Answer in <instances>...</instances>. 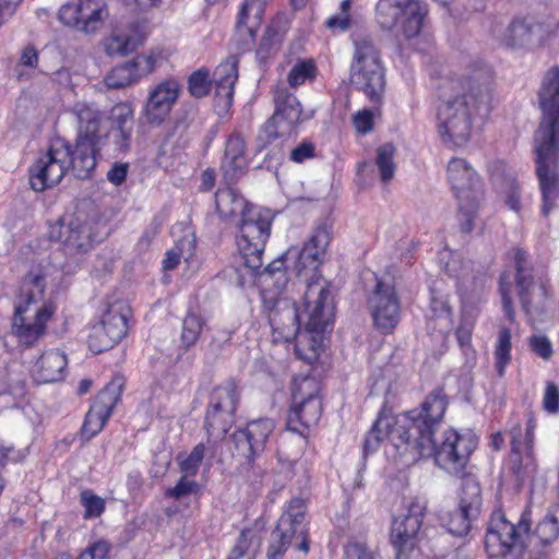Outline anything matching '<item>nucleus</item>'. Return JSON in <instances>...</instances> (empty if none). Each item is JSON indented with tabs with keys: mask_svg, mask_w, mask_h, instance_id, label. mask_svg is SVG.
Here are the masks:
<instances>
[{
	"mask_svg": "<svg viewBox=\"0 0 559 559\" xmlns=\"http://www.w3.org/2000/svg\"><path fill=\"white\" fill-rule=\"evenodd\" d=\"M246 143L239 133H233L225 147V155L222 162V170L228 180H234L242 173L247 165L245 157Z\"/></svg>",
	"mask_w": 559,
	"mask_h": 559,
	"instance_id": "obj_36",
	"label": "nucleus"
},
{
	"mask_svg": "<svg viewBox=\"0 0 559 559\" xmlns=\"http://www.w3.org/2000/svg\"><path fill=\"white\" fill-rule=\"evenodd\" d=\"M427 9L415 0H379L376 19L383 29H392L401 19V27L406 38L419 34Z\"/></svg>",
	"mask_w": 559,
	"mask_h": 559,
	"instance_id": "obj_17",
	"label": "nucleus"
},
{
	"mask_svg": "<svg viewBox=\"0 0 559 559\" xmlns=\"http://www.w3.org/2000/svg\"><path fill=\"white\" fill-rule=\"evenodd\" d=\"M74 112L79 122V132L76 141L99 147L103 140L107 138V132H102V115L92 106L85 104H76Z\"/></svg>",
	"mask_w": 559,
	"mask_h": 559,
	"instance_id": "obj_32",
	"label": "nucleus"
},
{
	"mask_svg": "<svg viewBox=\"0 0 559 559\" xmlns=\"http://www.w3.org/2000/svg\"><path fill=\"white\" fill-rule=\"evenodd\" d=\"M536 535L543 545H549L559 536V522L556 516H545L536 526Z\"/></svg>",
	"mask_w": 559,
	"mask_h": 559,
	"instance_id": "obj_49",
	"label": "nucleus"
},
{
	"mask_svg": "<svg viewBox=\"0 0 559 559\" xmlns=\"http://www.w3.org/2000/svg\"><path fill=\"white\" fill-rule=\"evenodd\" d=\"M80 501L84 507V518H97L105 511V501L92 490L85 489L80 495Z\"/></svg>",
	"mask_w": 559,
	"mask_h": 559,
	"instance_id": "obj_50",
	"label": "nucleus"
},
{
	"mask_svg": "<svg viewBox=\"0 0 559 559\" xmlns=\"http://www.w3.org/2000/svg\"><path fill=\"white\" fill-rule=\"evenodd\" d=\"M395 152L396 148L392 143H384L377 148L376 165L383 183H388L394 177L396 170V164L394 163Z\"/></svg>",
	"mask_w": 559,
	"mask_h": 559,
	"instance_id": "obj_40",
	"label": "nucleus"
},
{
	"mask_svg": "<svg viewBox=\"0 0 559 559\" xmlns=\"http://www.w3.org/2000/svg\"><path fill=\"white\" fill-rule=\"evenodd\" d=\"M48 236L51 240L60 241L69 255L86 253L94 245L90 224L78 216L60 218L50 225Z\"/></svg>",
	"mask_w": 559,
	"mask_h": 559,
	"instance_id": "obj_21",
	"label": "nucleus"
},
{
	"mask_svg": "<svg viewBox=\"0 0 559 559\" xmlns=\"http://www.w3.org/2000/svg\"><path fill=\"white\" fill-rule=\"evenodd\" d=\"M475 325V318L472 313H463L456 329V338L461 347L471 345L472 333Z\"/></svg>",
	"mask_w": 559,
	"mask_h": 559,
	"instance_id": "obj_54",
	"label": "nucleus"
},
{
	"mask_svg": "<svg viewBox=\"0 0 559 559\" xmlns=\"http://www.w3.org/2000/svg\"><path fill=\"white\" fill-rule=\"evenodd\" d=\"M104 329L105 328L99 324H96L88 334L87 344L90 349L95 354L103 353L117 344Z\"/></svg>",
	"mask_w": 559,
	"mask_h": 559,
	"instance_id": "obj_47",
	"label": "nucleus"
},
{
	"mask_svg": "<svg viewBox=\"0 0 559 559\" xmlns=\"http://www.w3.org/2000/svg\"><path fill=\"white\" fill-rule=\"evenodd\" d=\"M107 15L103 0H73L59 10V19L63 24L86 34L97 31Z\"/></svg>",
	"mask_w": 559,
	"mask_h": 559,
	"instance_id": "obj_22",
	"label": "nucleus"
},
{
	"mask_svg": "<svg viewBox=\"0 0 559 559\" xmlns=\"http://www.w3.org/2000/svg\"><path fill=\"white\" fill-rule=\"evenodd\" d=\"M448 178L457 199L461 228L471 233L484 197L483 181L474 167L464 158L454 157L448 164Z\"/></svg>",
	"mask_w": 559,
	"mask_h": 559,
	"instance_id": "obj_8",
	"label": "nucleus"
},
{
	"mask_svg": "<svg viewBox=\"0 0 559 559\" xmlns=\"http://www.w3.org/2000/svg\"><path fill=\"white\" fill-rule=\"evenodd\" d=\"M265 0H245L238 15L236 33L243 39L253 40L264 14Z\"/></svg>",
	"mask_w": 559,
	"mask_h": 559,
	"instance_id": "obj_35",
	"label": "nucleus"
},
{
	"mask_svg": "<svg viewBox=\"0 0 559 559\" xmlns=\"http://www.w3.org/2000/svg\"><path fill=\"white\" fill-rule=\"evenodd\" d=\"M275 110L265 122L259 134L263 146L276 140L285 141L296 134L302 112L298 98L286 86H277L274 91Z\"/></svg>",
	"mask_w": 559,
	"mask_h": 559,
	"instance_id": "obj_14",
	"label": "nucleus"
},
{
	"mask_svg": "<svg viewBox=\"0 0 559 559\" xmlns=\"http://www.w3.org/2000/svg\"><path fill=\"white\" fill-rule=\"evenodd\" d=\"M349 83L355 90L362 92L371 102L380 103L385 88L384 66H350Z\"/></svg>",
	"mask_w": 559,
	"mask_h": 559,
	"instance_id": "obj_26",
	"label": "nucleus"
},
{
	"mask_svg": "<svg viewBox=\"0 0 559 559\" xmlns=\"http://www.w3.org/2000/svg\"><path fill=\"white\" fill-rule=\"evenodd\" d=\"M374 325L384 334L392 332L401 314V305L393 286L378 282L368 299Z\"/></svg>",
	"mask_w": 559,
	"mask_h": 559,
	"instance_id": "obj_23",
	"label": "nucleus"
},
{
	"mask_svg": "<svg viewBox=\"0 0 559 559\" xmlns=\"http://www.w3.org/2000/svg\"><path fill=\"white\" fill-rule=\"evenodd\" d=\"M354 126L358 133L366 134L373 128V114L369 109L358 111L354 116Z\"/></svg>",
	"mask_w": 559,
	"mask_h": 559,
	"instance_id": "obj_58",
	"label": "nucleus"
},
{
	"mask_svg": "<svg viewBox=\"0 0 559 559\" xmlns=\"http://www.w3.org/2000/svg\"><path fill=\"white\" fill-rule=\"evenodd\" d=\"M273 216L269 210L253 207L238 221L237 247L243 265L253 273L262 267V255L271 235Z\"/></svg>",
	"mask_w": 559,
	"mask_h": 559,
	"instance_id": "obj_11",
	"label": "nucleus"
},
{
	"mask_svg": "<svg viewBox=\"0 0 559 559\" xmlns=\"http://www.w3.org/2000/svg\"><path fill=\"white\" fill-rule=\"evenodd\" d=\"M483 498L479 483L467 475L462 478L457 509L449 513L445 525L454 536H465L481 512Z\"/></svg>",
	"mask_w": 559,
	"mask_h": 559,
	"instance_id": "obj_18",
	"label": "nucleus"
},
{
	"mask_svg": "<svg viewBox=\"0 0 559 559\" xmlns=\"http://www.w3.org/2000/svg\"><path fill=\"white\" fill-rule=\"evenodd\" d=\"M109 119L115 131L133 130V111L127 104L120 103L112 107Z\"/></svg>",
	"mask_w": 559,
	"mask_h": 559,
	"instance_id": "obj_44",
	"label": "nucleus"
},
{
	"mask_svg": "<svg viewBox=\"0 0 559 559\" xmlns=\"http://www.w3.org/2000/svg\"><path fill=\"white\" fill-rule=\"evenodd\" d=\"M160 53L150 51L136 55L132 60L128 61L134 79L138 82L140 79L152 73L160 61Z\"/></svg>",
	"mask_w": 559,
	"mask_h": 559,
	"instance_id": "obj_43",
	"label": "nucleus"
},
{
	"mask_svg": "<svg viewBox=\"0 0 559 559\" xmlns=\"http://www.w3.org/2000/svg\"><path fill=\"white\" fill-rule=\"evenodd\" d=\"M180 92L178 82L166 80L156 85L151 92L145 106V116L150 123L159 124L169 115Z\"/></svg>",
	"mask_w": 559,
	"mask_h": 559,
	"instance_id": "obj_27",
	"label": "nucleus"
},
{
	"mask_svg": "<svg viewBox=\"0 0 559 559\" xmlns=\"http://www.w3.org/2000/svg\"><path fill=\"white\" fill-rule=\"evenodd\" d=\"M496 370L499 377L504 376L506 367L511 361V330L501 328L495 348Z\"/></svg>",
	"mask_w": 559,
	"mask_h": 559,
	"instance_id": "obj_41",
	"label": "nucleus"
},
{
	"mask_svg": "<svg viewBox=\"0 0 559 559\" xmlns=\"http://www.w3.org/2000/svg\"><path fill=\"white\" fill-rule=\"evenodd\" d=\"M515 286L521 308L528 324L537 330L540 323L551 317V293L548 281L537 276L526 251L514 253Z\"/></svg>",
	"mask_w": 559,
	"mask_h": 559,
	"instance_id": "obj_7",
	"label": "nucleus"
},
{
	"mask_svg": "<svg viewBox=\"0 0 559 559\" xmlns=\"http://www.w3.org/2000/svg\"><path fill=\"white\" fill-rule=\"evenodd\" d=\"M269 322L274 333L285 341L293 340L300 330L296 304L288 298H278L269 309Z\"/></svg>",
	"mask_w": 559,
	"mask_h": 559,
	"instance_id": "obj_28",
	"label": "nucleus"
},
{
	"mask_svg": "<svg viewBox=\"0 0 559 559\" xmlns=\"http://www.w3.org/2000/svg\"><path fill=\"white\" fill-rule=\"evenodd\" d=\"M488 174L492 185L506 194V204L513 211L520 210V186L515 170L503 160L497 159L488 164Z\"/></svg>",
	"mask_w": 559,
	"mask_h": 559,
	"instance_id": "obj_31",
	"label": "nucleus"
},
{
	"mask_svg": "<svg viewBox=\"0 0 559 559\" xmlns=\"http://www.w3.org/2000/svg\"><path fill=\"white\" fill-rule=\"evenodd\" d=\"M135 82L128 62L114 68L105 78V83L109 88H122Z\"/></svg>",
	"mask_w": 559,
	"mask_h": 559,
	"instance_id": "obj_45",
	"label": "nucleus"
},
{
	"mask_svg": "<svg viewBox=\"0 0 559 559\" xmlns=\"http://www.w3.org/2000/svg\"><path fill=\"white\" fill-rule=\"evenodd\" d=\"M448 400L441 390L429 394L420 408L412 409L399 418L381 413L364 442L366 454L376 451L388 438L405 463L419 461L430 450V425L447 411Z\"/></svg>",
	"mask_w": 559,
	"mask_h": 559,
	"instance_id": "obj_1",
	"label": "nucleus"
},
{
	"mask_svg": "<svg viewBox=\"0 0 559 559\" xmlns=\"http://www.w3.org/2000/svg\"><path fill=\"white\" fill-rule=\"evenodd\" d=\"M527 345L531 352L540 359L548 361L554 355L550 340L543 333H533L527 337Z\"/></svg>",
	"mask_w": 559,
	"mask_h": 559,
	"instance_id": "obj_48",
	"label": "nucleus"
},
{
	"mask_svg": "<svg viewBox=\"0 0 559 559\" xmlns=\"http://www.w3.org/2000/svg\"><path fill=\"white\" fill-rule=\"evenodd\" d=\"M353 43L354 55L350 66H383L380 47L371 35L357 34Z\"/></svg>",
	"mask_w": 559,
	"mask_h": 559,
	"instance_id": "obj_37",
	"label": "nucleus"
},
{
	"mask_svg": "<svg viewBox=\"0 0 559 559\" xmlns=\"http://www.w3.org/2000/svg\"><path fill=\"white\" fill-rule=\"evenodd\" d=\"M109 549L107 542L99 540L83 551L78 559H108Z\"/></svg>",
	"mask_w": 559,
	"mask_h": 559,
	"instance_id": "obj_60",
	"label": "nucleus"
},
{
	"mask_svg": "<svg viewBox=\"0 0 559 559\" xmlns=\"http://www.w3.org/2000/svg\"><path fill=\"white\" fill-rule=\"evenodd\" d=\"M215 205L223 221L235 219L238 215L242 218L245 212L254 207L237 190L229 186L218 188L215 193Z\"/></svg>",
	"mask_w": 559,
	"mask_h": 559,
	"instance_id": "obj_34",
	"label": "nucleus"
},
{
	"mask_svg": "<svg viewBox=\"0 0 559 559\" xmlns=\"http://www.w3.org/2000/svg\"><path fill=\"white\" fill-rule=\"evenodd\" d=\"M332 240V224L319 222L309 239L299 251L295 262V271L307 283L305 292V309L308 314L306 330L322 334L332 325L333 297L329 283L317 275Z\"/></svg>",
	"mask_w": 559,
	"mask_h": 559,
	"instance_id": "obj_3",
	"label": "nucleus"
},
{
	"mask_svg": "<svg viewBox=\"0 0 559 559\" xmlns=\"http://www.w3.org/2000/svg\"><path fill=\"white\" fill-rule=\"evenodd\" d=\"M430 311L432 313V318L442 321L444 323L442 328H447L451 317V307L449 305L448 297L440 294L435 288L430 290Z\"/></svg>",
	"mask_w": 559,
	"mask_h": 559,
	"instance_id": "obj_46",
	"label": "nucleus"
},
{
	"mask_svg": "<svg viewBox=\"0 0 559 559\" xmlns=\"http://www.w3.org/2000/svg\"><path fill=\"white\" fill-rule=\"evenodd\" d=\"M124 381L121 377L114 378L97 395L95 404L85 416L82 427L84 435L95 436L102 430L106 419L120 401Z\"/></svg>",
	"mask_w": 559,
	"mask_h": 559,
	"instance_id": "obj_25",
	"label": "nucleus"
},
{
	"mask_svg": "<svg viewBox=\"0 0 559 559\" xmlns=\"http://www.w3.org/2000/svg\"><path fill=\"white\" fill-rule=\"evenodd\" d=\"M320 385L313 377H296L293 381V404L287 416V427L300 432V427L309 428L318 424L322 413L319 397Z\"/></svg>",
	"mask_w": 559,
	"mask_h": 559,
	"instance_id": "obj_15",
	"label": "nucleus"
},
{
	"mask_svg": "<svg viewBox=\"0 0 559 559\" xmlns=\"http://www.w3.org/2000/svg\"><path fill=\"white\" fill-rule=\"evenodd\" d=\"M239 400L240 391L234 379L213 389L204 420L209 438L224 437L228 432L234 425Z\"/></svg>",
	"mask_w": 559,
	"mask_h": 559,
	"instance_id": "obj_16",
	"label": "nucleus"
},
{
	"mask_svg": "<svg viewBox=\"0 0 559 559\" xmlns=\"http://www.w3.org/2000/svg\"><path fill=\"white\" fill-rule=\"evenodd\" d=\"M511 453L509 468L519 481L533 477L537 471V464L533 455L532 447L522 445V427L515 425L510 430Z\"/></svg>",
	"mask_w": 559,
	"mask_h": 559,
	"instance_id": "obj_30",
	"label": "nucleus"
},
{
	"mask_svg": "<svg viewBox=\"0 0 559 559\" xmlns=\"http://www.w3.org/2000/svg\"><path fill=\"white\" fill-rule=\"evenodd\" d=\"M250 272L252 273V275H261V274H266L270 276L278 275L277 281L283 280L284 282H286L285 272H284V260L282 258L273 260L262 271L260 269L258 273H253L252 271H250Z\"/></svg>",
	"mask_w": 559,
	"mask_h": 559,
	"instance_id": "obj_64",
	"label": "nucleus"
},
{
	"mask_svg": "<svg viewBox=\"0 0 559 559\" xmlns=\"http://www.w3.org/2000/svg\"><path fill=\"white\" fill-rule=\"evenodd\" d=\"M98 324L105 328L104 330L116 343L120 342L127 335V318L124 314L114 309H109Z\"/></svg>",
	"mask_w": 559,
	"mask_h": 559,
	"instance_id": "obj_42",
	"label": "nucleus"
},
{
	"mask_svg": "<svg viewBox=\"0 0 559 559\" xmlns=\"http://www.w3.org/2000/svg\"><path fill=\"white\" fill-rule=\"evenodd\" d=\"M443 416L444 414L431 423L429 433L431 448L421 457L433 455L438 466L457 475L466 467L478 439L472 431L460 433L454 429H448L443 432L442 440L437 443L432 437Z\"/></svg>",
	"mask_w": 559,
	"mask_h": 559,
	"instance_id": "obj_12",
	"label": "nucleus"
},
{
	"mask_svg": "<svg viewBox=\"0 0 559 559\" xmlns=\"http://www.w3.org/2000/svg\"><path fill=\"white\" fill-rule=\"evenodd\" d=\"M275 36L276 33L273 29L267 28L257 49V56L260 59H265L270 56L275 46Z\"/></svg>",
	"mask_w": 559,
	"mask_h": 559,
	"instance_id": "obj_63",
	"label": "nucleus"
},
{
	"mask_svg": "<svg viewBox=\"0 0 559 559\" xmlns=\"http://www.w3.org/2000/svg\"><path fill=\"white\" fill-rule=\"evenodd\" d=\"M68 366L67 356L58 350L45 352L36 362L33 374L39 383H50L63 379Z\"/></svg>",
	"mask_w": 559,
	"mask_h": 559,
	"instance_id": "obj_33",
	"label": "nucleus"
},
{
	"mask_svg": "<svg viewBox=\"0 0 559 559\" xmlns=\"http://www.w3.org/2000/svg\"><path fill=\"white\" fill-rule=\"evenodd\" d=\"M345 559H374L372 551L362 543L352 542L345 547Z\"/></svg>",
	"mask_w": 559,
	"mask_h": 559,
	"instance_id": "obj_57",
	"label": "nucleus"
},
{
	"mask_svg": "<svg viewBox=\"0 0 559 559\" xmlns=\"http://www.w3.org/2000/svg\"><path fill=\"white\" fill-rule=\"evenodd\" d=\"M205 455L204 443H198L191 453L179 462L180 471L186 476H195Z\"/></svg>",
	"mask_w": 559,
	"mask_h": 559,
	"instance_id": "obj_51",
	"label": "nucleus"
},
{
	"mask_svg": "<svg viewBox=\"0 0 559 559\" xmlns=\"http://www.w3.org/2000/svg\"><path fill=\"white\" fill-rule=\"evenodd\" d=\"M237 76L235 62L217 67L213 74V80L210 79L209 70L199 69L189 76L188 88L192 96L201 98L207 95L212 86L215 85L216 97H223L229 104L233 98Z\"/></svg>",
	"mask_w": 559,
	"mask_h": 559,
	"instance_id": "obj_20",
	"label": "nucleus"
},
{
	"mask_svg": "<svg viewBox=\"0 0 559 559\" xmlns=\"http://www.w3.org/2000/svg\"><path fill=\"white\" fill-rule=\"evenodd\" d=\"M145 25L134 21L126 29L117 28L104 40V48L110 57H123L140 47L145 38Z\"/></svg>",
	"mask_w": 559,
	"mask_h": 559,
	"instance_id": "obj_29",
	"label": "nucleus"
},
{
	"mask_svg": "<svg viewBox=\"0 0 559 559\" xmlns=\"http://www.w3.org/2000/svg\"><path fill=\"white\" fill-rule=\"evenodd\" d=\"M260 544V538L254 531L243 530L227 559H254Z\"/></svg>",
	"mask_w": 559,
	"mask_h": 559,
	"instance_id": "obj_38",
	"label": "nucleus"
},
{
	"mask_svg": "<svg viewBox=\"0 0 559 559\" xmlns=\"http://www.w3.org/2000/svg\"><path fill=\"white\" fill-rule=\"evenodd\" d=\"M129 165L127 163L116 162L107 173V179L115 186H120L127 177Z\"/></svg>",
	"mask_w": 559,
	"mask_h": 559,
	"instance_id": "obj_62",
	"label": "nucleus"
},
{
	"mask_svg": "<svg viewBox=\"0 0 559 559\" xmlns=\"http://www.w3.org/2000/svg\"><path fill=\"white\" fill-rule=\"evenodd\" d=\"M307 506L301 498L289 501L287 509L280 516L276 527L271 533L267 559H283L290 546L307 554L309 551Z\"/></svg>",
	"mask_w": 559,
	"mask_h": 559,
	"instance_id": "obj_9",
	"label": "nucleus"
},
{
	"mask_svg": "<svg viewBox=\"0 0 559 559\" xmlns=\"http://www.w3.org/2000/svg\"><path fill=\"white\" fill-rule=\"evenodd\" d=\"M186 474L178 480L175 487L169 488L166 495L176 499L187 496L195 490L198 487L197 481L189 479Z\"/></svg>",
	"mask_w": 559,
	"mask_h": 559,
	"instance_id": "obj_55",
	"label": "nucleus"
},
{
	"mask_svg": "<svg viewBox=\"0 0 559 559\" xmlns=\"http://www.w3.org/2000/svg\"><path fill=\"white\" fill-rule=\"evenodd\" d=\"M314 64L311 60H304L296 63L288 73V83L292 87H297L306 82L307 79L314 76Z\"/></svg>",
	"mask_w": 559,
	"mask_h": 559,
	"instance_id": "obj_52",
	"label": "nucleus"
},
{
	"mask_svg": "<svg viewBox=\"0 0 559 559\" xmlns=\"http://www.w3.org/2000/svg\"><path fill=\"white\" fill-rule=\"evenodd\" d=\"M45 287V276L40 271L32 270L22 280L14 306L12 333L23 344L32 345L43 336L47 322L56 311L50 301L36 306L44 297Z\"/></svg>",
	"mask_w": 559,
	"mask_h": 559,
	"instance_id": "obj_6",
	"label": "nucleus"
},
{
	"mask_svg": "<svg viewBox=\"0 0 559 559\" xmlns=\"http://www.w3.org/2000/svg\"><path fill=\"white\" fill-rule=\"evenodd\" d=\"M314 156V145L309 141H302L298 146L292 150L290 159L295 163H302Z\"/></svg>",
	"mask_w": 559,
	"mask_h": 559,
	"instance_id": "obj_61",
	"label": "nucleus"
},
{
	"mask_svg": "<svg viewBox=\"0 0 559 559\" xmlns=\"http://www.w3.org/2000/svg\"><path fill=\"white\" fill-rule=\"evenodd\" d=\"M499 290L502 299V309L510 322L515 321V310L511 298V281L510 274L502 273L499 280Z\"/></svg>",
	"mask_w": 559,
	"mask_h": 559,
	"instance_id": "obj_53",
	"label": "nucleus"
},
{
	"mask_svg": "<svg viewBox=\"0 0 559 559\" xmlns=\"http://www.w3.org/2000/svg\"><path fill=\"white\" fill-rule=\"evenodd\" d=\"M492 76L489 70L474 71L465 79L451 82L454 95L438 108L440 136L444 143L464 145L475 120H485L492 108Z\"/></svg>",
	"mask_w": 559,
	"mask_h": 559,
	"instance_id": "obj_2",
	"label": "nucleus"
},
{
	"mask_svg": "<svg viewBox=\"0 0 559 559\" xmlns=\"http://www.w3.org/2000/svg\"><path fill=\"white\" fill-rule=\"evenodd\" d=\"M204 318L193 311H189L182 320L180 342L185 349H189L198 342L203 325Z\"/></svg>",
	"mask_w": 559,
	"mask_h": 559,
	"instance_id": "obj_39",
	"label": "nucleus"
},
{
	"mask_svg": "<svg viewBox=\"0 0 559 559\" xmlns=\"http://www.w3.org/2000/svg\"><path fill=\"white\" fill-rule=\"evenodd\" d=\"M558 28V19L545 11L514 17L496 37L507 48L528 49L543 46Z\"/></svg>",
	"mask_w": 559,
	"mask_h": 559,
	"instance_id": "obj_10",
	"label": "nucleus"
},
{
	"mask_svg": "<svg viewBox=\"0 0 559 559\" xmlns=\"http://www.w3.org/2000/svg\"><path fill=\"white\" fill-rule=\"evenodd\" d=\"M542 119L534 133L535 171L540 192L546 197L559 170V68L544 76L539 93Z\"/></svg>",
	"mask_w": 559,
	"mask_h": 559,
	"instance_id": "obj_4",
	"label": "nucleus"
},
{
	"mask_svg": "<svg viewBox=\"0 0 559 559\" xmlns=\"http://www.w3.org/2000/svg\"><path fill=\"white\" fill-rule=\"evenodd\" d=\"M99 150L93 144L79 141L71 147L64 140L57 139L29 167L32 189L38 192L50 189L69 171L79 179L91 177L96 167V154Z\"/></svg>",
	"mask_w": 559,
	"mask_h": 559,
	"instance_id": "obj_5",
	"label": "nucleus"
},
{
	"mask_svg": "<svg viewBox=\"0 0 559 559\" xmlns=\"http://www.w3.org/2000/svg\"><path fill=\"white\" fill-rule=\"evenodd\" d=\"M543 405L548 413L555 414L559 411V389L552 382L546 385Z\"/></svg>",
	"mask_w": 559,
	"mask_h": 559,
	"instance_id": "obj_56",
	"label": "nucleus"
},
{
	"mask_svg": "<svg viewBox=\"0 0 559 559\" xmlns=\"http://www.w3.org/2000/svg\"><path fill=\"white\" fill-rule=\"evenodd\" d=\"M426 511V502L415 499L408 504L406 513L393 519L390 537L397 559L416 547Z\"/></svg>",
	"mask_w": 559,
	"mask_h": 559,
	"instance_id": "obj_19",
	"label": "nucleus"
},
{
	"mask_svg": "<svg viewBox=\"0 0 559 559\" xmlns=\"http://www.w3.org/2000/svg\"><path fill=\"white\" fill-rule=\"evenodd\" d=\"M531 523L524 515L516 525L507 521L501 511H495L488 524L485 548L492 558H503L514 554L521 556L525 548Z\"/></svg>",
	"mask_w": 559,
	"mask_h": 559,
	"instance_id": "obj_13",
	"label": "nucleus"
},
{
	"mask_svg": "<svg viewBox=\"0 0 559 559\" xmlns=\"http://www.w3.org/2000/svg\"><path fill=\"white\" fill-rule=\"evenodd\" d=\"M159 227L160 222L157 218H154L139 239L136 243L138 251L144 252L150 248L152 240L159 231Z\"/></svg>",
	"mask_w": 559,
	"mask_h": 559,
	"instance_id": "obj_59",
	"label": "nucleus"
},
{
	"mask_svg": "<svg viewBox=\"0 0 559 559\" xmlns=\"http://www.w3.org/2000/svg\"><path fill=\"white\" fill-rule=\"evenodd\" d=\"M275 428V424L270 418H260L251 420L243 429H238L231 435L238 455L246 459L249 463L260 455L264 450L266 442Z\"/></svg>",
	"mask_w": 559,
	"mask_h": 559,
	"instance_id": "obj_24",
	"label": "nucleus"
}]
</instances>
